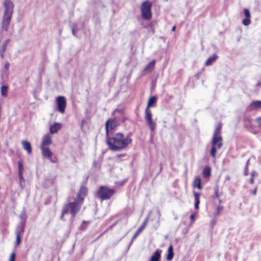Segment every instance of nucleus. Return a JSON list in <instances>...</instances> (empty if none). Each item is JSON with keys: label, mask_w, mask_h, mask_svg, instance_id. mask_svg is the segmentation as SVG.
Segmentation results:
<instances>
[{"label": "nucleus", "mask_w": 261, "mask_h": 261, "mask_svg": "<svg viewBox=\"0 0 261 261\" xmlns=\"http://www.w3.org/2000/svg\"><path fill=\"white\" fill-rule=\"evenodd\" d=\"M83 223H86V222L85 221H83Z\"/></svg>", "instance_id": "45"}, {"label": "nucleus", "mask_w": 261, "mask_h": 261, "mask_svg": "<svg viewBox=\"0 0 261 261\" xmlns=\"http://www.w3.org/2000/svg\"><path fill=\"white\" fill-rule=\"evenodd\" d=\"M4 13L2 19V29L7 31L13 13L14 4L10 0L4 2Z\"/></svg>", "instance_id": "3"}, {"label": "nucleus", "mask_w": 261, "mask_h": 261, "mask_svg": "<svg viewBox=\"0 0 261 261\" xmlns=\"http://www.w3.org/2000/svg\"><path fill=\"white\" fill-rule=\"evenodd\" d=\"M195 219V214H192V215L190 216V219H191V220L192 222H193V221H194Z\"/></svg>", "instance_id": "35"}, {"label": "nucleus", "mask_w": 261, "mask_h": 261, "mask_svg": "<svg viewBox=\"0 0 261 261\" xmlns=\"http://www.w3.org/2000/svg\"><path fill=\"white\" fill-rule=\"evenodd\" d=\"M193 186L194 187L197 188L199 190H201L202 189V187L201 186V180L199 176L195 177Z\"/></svg>", "instance_id": "17"}, {"label": "nucleus", "mask_w": 261, "mask_h": 261, "mask_svg": "<svg viewBox=\"0 0 261 261\" xmlns=\"http://www.w3.org/2000/svg\"><path fill=\"white\" fill-rule=\"evenodd\" d=\"M119 125L116 118H109L105 123L106 136L110 135V132L114 130Z\"/></svg>", "instance_id": "9"}, {"label": "nucleus", "mask_w": 261, "mask_h": 261, "mask_svg": "<svg viewBox=\"0 0 261 261\" xmlns=\"http://www.w3.org/2000/svg\"><path fill=\"white\" fill-rule=\"evenodd\" d=\"M194 207L196 210L199 209V204L200 203V194L197 192H194Z\"/></svg>", "instance_id": "20"}, {"label": "nucleus", "mask_w": 261, "mask_h": 261, "mask_svg": "<svg viewBox=\"0 0 261 261\" xmlns=\"http://www.w3.org/2000/svg\"><path fill=\"white\" fill-rule=\"evenodd\" d=\"M248 168L247 167L246 168V170L244 172V175L246 176L248 175Z\"/></svg>", "instance_id": "41"}, {"label": "nucleus", "mask_w": 261, "mask_h": 261, "mask_svg": "<svg viewBox=\"0 0 261 261\" xmlns=\"http://www.w3.org/2000/svg\"><path fill=\"white\" fill-rule=\"evenodd\" d=\"M9 41V39L5 40L0 47V56L2 59H4V54L6 51V47Z\"/></svg>", "instance_id": "16"}, {"label": "nucleus", "mask_w": 261, "mask_h": 261, "mask_svg": "<svg viewBox=\"0 0 261 261\" xmlns=\"http://www.w3.org/2000/svg\"><path fill=\"white\" fill-rule=\"evenodd\" d=\"M40 149L43 158L49 159V133L43 136L40 144Z\"/></svg>", "instance_id": "8"}, {"label": "nucleus", "mask_w": 261, "mask_h": 261, "mask_svg": "<svg viewBox=\"0 0 261 261\" xmlns=\"http://www.w3.org/2000/svg\"><path fill=\"white\" fill-rule=\"evenodd\" d=\"M223 145V139L222 137H213L212 140V148L210 151L211 155L213 158H215L217 150L221 148Z\"/></svg>", "instance_id": "7"}, {"label": "nucleus", "mask_w": 261, "mask_h": 261, "mask_svg": "<svg viewBox=\"0 0 261 261\" xmlns=\"http://www.w3.org/2000/svg\"><path fill=\"white\" fill-rule=\"evenodd\" d=\"M244 13L246 18L243 20L242 23L245 26H247L251 23V14L249 10L247 8L244 9Z\"/></svg>", "instance_id": "11"}, {"label": "nucleus", "mask_w": 261, "mask_h": 261, "mask_svg": "<svg viewBox=\"0 0 261 261\" xmlns=\"http://www.w3.org/2000/svg\"><path fill=\"white\" fill-rule=\"evenodd\" d=\"M19 218L20 219V223L25 224L27 214L25 210H23L19 215Z\"/></svg>", "instance_id": "27"}, {"label": "nucleus", "mask_w": 261, "mask_h": 261, "mask_svg": "<svg viewBox=\"0 0 261 261\" xmlns=\"http://www.w3.org/2000/svg\"><path fill=\"white\" fill-rule=\"evenodd\" d=\"M156 100L157 99L154 96L150 97L145 110V119L151 132H153L155 130L156 124L155 122L153 121L152 120L151 111L149 108L156 103Z\"/></svg>", "instance_id": "4"}, {"label": "nucleus", "mask_w": 261, "mask_h": 261, "mask_svg": "<svg viewBox=\"0 0 261 261\" xmlns=\"http://www.w3.org/2000/svg\"><path fill=\"white\" fill-rule=\"evenodd\" d=\"M174 256L173 249L172 246H170L168 249V254L166 256V259L168 260H171Z\"/></svg>", "instance_id": "25"}, {"label": "nucleus", "mask_w": 261, "mask_h": 261, "mask_svg": "<svg viewBox=\"0 0 261 261\" xmlns=\"http://www.w3.org/2000/svg\"><path fill=\"white\" fill-rule=\"evenodd\" d=\"M9 63L7 62L6 63H5L4 64V68L2 70V77L3 76H8V74H9Z\"/></svg>", "instance_id": "22"}, {"label": "nucleus", "mask_w": 261, "mask_h": 261, "mask_svg": "<svg viewBox=\"0 0 261 261\" xmlns=\"http://www.w3.org/2000/svg\"><path fill=\"white\" fill-rule=\"evenodd\" d=\"M115 192V190L113 189H110L106 186H102L97 190L96 195L101 201H103L111 199Z\"/></svg>", "instance_id": "5"}, {"label": "nucleus", "mask_w": 261, "mask_h": 261, "mask_svg": "<svg viewBox=\"0 0 261 261\" xmlns=\"http://www.w3.org/2000/svg\"><path fill=\"white\" fill-rule=\"evenodd\" d=\"M21 144L23 149L25 150L28 153L30 154L32 152V147L30 142L25 140H22L21 141Z\"/></svg>", "instance_id": "15"}, {"label": "nucleus", "mask_w": 261, "mask_h": 261, "mask_svg": "<svg viewBox=\"0 0 261 261\" xmlns=\"http://www.w3.org/2000/svg\"><path fill=\"white\" fill-rule=\"evenodd\" d=\"M218 57L216 54H214L212 56L210 57L205 62V66H210L213 63H214Z\"/></svg>", "instance_id": "18"}, {"label": "nucleus", "mask_w": 261, "mask_h": 261, "mask_svg": "<svg viewBox=\"0 0 261 261\" xmlns=\"http://www.w3.org/2000/svg\"><path fill=\"white\" fill-rule=\"evenodd\" d=\"M211 175V168L210 166H206L202 171V175L205 178L209 177Z\"/></svg>", "instance_id": "21"}, {"label": "nucleus", "mask_w": 261, "mask_h": 261, "mask_svg": "<svg viewBox=\"0 0 261 261\" xmlns=\"http://www.w3.org/2000/svg\"><path fill=\"white\" fill-rule=\"evenodd\" d=\"M152 2L149 1H145L142 3L140 6L141 16L143 19L149 20L152 18L151 9Z\"/></svg>", "instance_id": "6"}, {"label": "nucleus", "mask_w": 261, "mask_h": 261, "mask_svg": "<svg viewBox=\"0 0 261 261\" xmlns=\"http://www.w3.org/2000/svg\"><path fill=\"white\" fill-rule=\"evenodd\" d=\"M256 191H257V189H256V188H255V189L254 190L253 192V195H255V194H256Z\"/></svg>", "instance_id": "42"}, {"label": "nucleus", "mask_w": 261, "mask_h": 261, "mask_svg": "<svg viewBox=\"0 0 261 261\" xmlns=\"http://www.w3.org/2000/svg\"><path fill=\"white\" fill-rule=\"evenodd\" d=\"M162 250L157 249L150 257L149 261H160Z\"/></svg>", "instance_id": "14"}, {"label": "nucleus", "mask_w": 261, "mask_h": 261, "mask_svg": "<svg viewBox=\"0 0 261 261\" xmlns=\"http://www.w3.org/2000/svg\"><path fill=\"white\" fill-rule=\"evenodd\" d=\"M155 63V60H153L151 62L148 63L146 66L144 70L145 72H150L154 68V65Z\"/></svg>", "instance_id": "24"}, {"label": "nucleus", "mask_w": 261, "mask_h": 261, "mask_svg": "<svg viewBox=\"0 0 261 261\" xmlns=\"http://www.w3.org/2000/svg\"><path fill=\"white\" fill-rule=\"evenodd\" d=\"M222 123L221 122H219L218 123L215 130L214 133L213 134V137H222L220 136V134L221 133V130H222Z\"/></svg>", "instance_id": "19"}, {"label": "nucleus", "mask_w": 261, "mask_h": 261, "mask_svg": "<svg viewBox=\"0 0 261 261\" xmlns=\"http://www.w3.org/2000/svg\"><path fill=\"white\" fill-rule=\"evenodd\" d=\"M16 245H19V244L20 243V242H21V240H20V236H19V235H16Z\"/></svg>", "instance_id": "32"}, {"label": "nucleus", "mask_w": 261, "mask_h": 261, "mask_svg": "<svg viewBox=\"0 0 261 261\" xmlns=\"http://www.w3.org/2000/svg\"><path fill=\"white\" fill-rule=\"evenodd\" d=\"M175 29H176V27L174 25V26H173V27H172V31H174L175 30Z\"/></svg>", "instance_id": "43"}, {"label": "nucleus", "mask_w": 261, "mask_h": 261, "mask_svg": "<svg viewBox=\"0 0 261 261\" xmlns=\"http://www.w3.org/2000/svg\"><path fill=\"white\" fill-rule=\"evenodd\" d=\"M25 224L19 223L16 227L15 234L21 236L23 234L24 230Z\"/></svg>", "instance_id": "13"}, {"label": "nucleus", "mask_w": 261, "mask_h": 261, "mask_svg": "<svg viewBox=\"0 0 261 261\" xmlns=\"http://www.w3.org/2000/svg\"><path fill=\"white\" fill-rule=\"evenodd\" d=\"M107 231V230H106L105 231H104L103 232L101 233L98 237L97 238H96V240H98V239H99Z\"/></svg>", "instance_id": "40"}, {"label": "nucleus", "mask_w": 261, "mask_h": 261, "mask_svg": "<svg viewBox=\"0 0 261 261\" xmlns=\"http://www.w3.org/2000/svg\"><path fill=\"white\" fill-rule=\"evenodd\" d=\"M56 102L57 110L62 114H64L67 105L65 98L61 96H58L56 98Z\"/></svg>", "instance_id": "10"}, {"label": "nucleus", "mask_w": 261, "mask_h": 261, "mask_svg": "<svg viewBox=\"0 0 261 261\" xmlns=\"http://www.w3.org/2000/svg\"><path fill=\"white\" fill-rule=\"evenodd\" d=\"M214 198H219V188L218 187H216L214 188Z\"/></svg>", "instance_id": "30"}, {"label": "nucleus", "mask_w": 261, "mask_h": 261, "mask_svg": "<svg viewBox=\"0 0 261 261\" xmlns=\"http://www.w3.org/2000/svg\"><path fill=\"white\" fill-rule=\"evenodd\" d=\"M221 200H219V203H221Z\"/></svg>", "instance_id": "46"}, {"label": "nucleus", "mask_w": 261, "mask_h": 261, "mask_svg": "<svg viewBox=\"0 0 261 261\" xmlns=\"http://www.w3.org/2000/svg\"><path fill=\"white\" fill-rule=\"evenodd\" d=\"M223 206L222 205L218 206L217 208V210H216L215 215L216 216H218L220 214L221 212L223 210Z\"/></svg>", "instance_id": "29"}, {"label": "nucleus", "mask_w": 261, "mask_h": 261, "mask_svg": "<svg viewBox=\"0 0 261 261\" xmlns=\"http://www.w3.org/2000/svg\"><path fill=\"white\" fill-rule=\"evenodd\" d=\"M62 127L61 123H55L54 124L50 126V133L55 134Z\"/></svg>", "instance_id": "12"}, {"label": "nucleus", "mask_w": 261, "mask_h": 261, "mask_svg": "<svg viewBox=\"0 0 261 261\" xmlns=\"http://www.w3.org/2000/svg\"><path fill=\"white\" fill-rule=\"evenodd\" d=\"M18 164L19 172L21 171L22 168H23L22 164L20 162H19L18 163Z\"/></svg>", "instance_id": "34"}, {"label": "nucleus", "mask_w": 261, "mask_h": 261, "mask_svg": "<svg viewBox=\"0 0 261 261\" xmlns=\"http://www.w3.org/2000/svg\"><path fill=\"white\" fill-rule=\"evenodd\" d=\"M8 87L6 86H2L1 88L2 95L4 96H6L7 95Z\"/></svg>", "instance_id": "28"}, {"label": "nucleus", "mask_w": 261, "mask_h": 261, "mask_svg": "<svg viewBox=\"0 0 261 261\" xmlns=\"http://www.w3.org/2000/svg\"><path fill=\"white\" fill-rule=\"evenodd\" d=\"M227 179L228 180L229 179V177H227Z\"/></svg>", "instance_id": "48"}, {"label": "nucleus", "mask_w": 261, "mask_h": 261, "mask_svg": "<svg viewBox=\"0 0 261 261\" xmlns=\"http://www.w3.org/2000/svg\"><path fill=\"white\" fill-rule=\"evenodd\" d=\"M88 191V189L86 186L82 185L80 187L74 201L69 202L63 206L61 216L62 219H63L64 215L68 213L70 214L72 218L76 216L84 203Z\"/></svg>", "instance_id": "1"}, {"label": "nucleus", "mask_w": 261, "mask_h": 261, "mask_svg": "<svg viewBox=\"0 0 261 261\" xmlns=\"http://www.w3.org/2000/svg\"><path fill=\"white\" fill-rule=\"evenodd\" d=\"M106 143L110 150L119 151L130 145L133 140L130 136L125 135L122 133H116L113 135L106 136Z\"/></svg>", "instance_id": "2"}, {"label": "nucleus", "mask_w": 261, "mask_h": 261, "mask_svg": "<svg viewBox=\"0 0 261 261\" xmlns=\"http://www.w3.org/2000/svg\"><path fill=\"white\" fill-rule=\"evenodd\" d=\"M15 258V253L13 252V253H11V254L9 261H14Z\"/></svg>", "instance_id": "33"}, {"label": "nucleus", "mask_w": 261, "mask_h": 261, "mask_svg": "<svg viewBox=\"0 0 261 261\" xmlns=\"http://www.w3.org/2000/svg\"><path fill=\"white\" fill-rule=\"evenodd\" d=\"M249 182L250 184H253L254 183V178L251 177L249 179Z\"/></svg>", "instance_id": "38"}, {"label": "nucleus", "mask_w": 261, "mask_h": 261, "mask_svg": "<svg viewBox=\"0 0 261 261\" xmlns=\"http://www.w3.org/2000/svg\"><path fill=\"white\" fill-rule=\"evenodd\" d=\"M251 177H253V178H254V177L255 176V175H257V173H256V172H255V171H253L251 172Z\"/></svg>", "instance_id": "37"}, {"label": "nucleus", "mask_w": 261, "mask_h": 261, "mask_svg": "<svg viewBox=\"0 0 261 261\" xmlns=\"http://www.w3.org/2000/svg\"><path fill=\"white\" fill-rule=\"evenodd\" d=\"M250 107L253 109H258L261 108V101H253L250 105Z\"/></svg>", "instance_id": "26"}, {"label": "nucleus", "mask_w": 261, "mask_h": 261, "mask_svg": "<svg viewBox=\"0 0 261 261\" xmlns=\"http://www.w3.org/2000/svg\"><path fill=\"white\" fill-rule=\"evenodd\" d=\"M49 154H50V156H51V152L50 151L49 152Z\"/></svg>", "instance_id": "47"}, {"label": "nucleus", "mask_w": 261, "mask_h": 261, "mask_svg": "<svg viewBox=\"0 0 261 261\" xmlns=\"http://www.w3.org/2000/svg\"><path fill=\"white\" fill-rule=\"evenodd\" d=\"M120 111V110H117V109H116V110H115V111H114V112H113V114H114V113H115L116 111Z\"/></svg>", "instance_id": "44"}, {"label": "nucleus", "mask_w": 261, "mask_h": 261, "mask_svg": "<svg viewBox=\"0 0 261 261\" xmlns=\"http://www.w3.org/2000/svg\"><path fill=\"white\" fill-rule=\"evenodd\" d=\"M107 231V230H106L105 231H104L103 232L101 233L98 237L97 238H96V240H98V239H99Z\"/></svg>", "instance_id": "39"}, {"label": "nucleus", "mask_w": 261, "mask_h": 261, "mask_svg": "<svg viewBox=\"0 0 261 261\" xmlns=\"http://www.w3.org/2000/svg\"><path fill=\"white\" fill-rule=\"evenodd\" d=\"M255 121L257 124L258 127L261 128V117H257Z\"/></svg>", "instance_id": "31"}, {"label": "nucleus", "mask_w": 261, "mask_h": 261, "mask_svg": "<svg viewBox=\"0 0 261 261\" xmlns=\"http://www.w3.org/2000/svg\"><path fill=\"white\" fill-rule=\"evenodd\" d=\"M19 178L20 181H21L23 179L21 171L19 172Z\"/></svg>", "instance_id": "36"}, {"label": "nucleus", "mask_w": 261, "mask_h": 261, "mask_svg": "<svg viewBox=\"0 0 261 261\" xmlns=\"http://www.w3.org/2000/svg\"><path fill=\"white\" fill-rule=\"evenodd\" d=\"M146 225V221H145L143 224L141 225V226L139 228V229L136 231L135 234H134L133 237V239H134L136 238L140 234L141 232H142L143 229L145 228Z\"/></svg>", "instance_id": "23"}]
</instances>
